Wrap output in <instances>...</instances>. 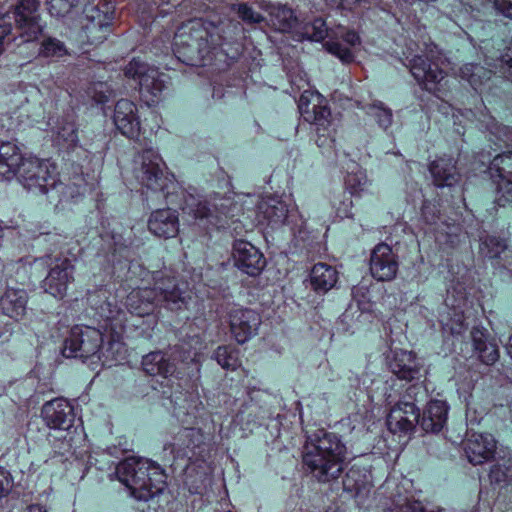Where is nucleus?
Segmentation results:
<instances>
[{
    "mask_svg": "<svg viewBox=\"0 0 512 512\" xmlns=\"http://www.w3.org/2000/svg\"><path fill=\"white\" fill-rule=\"evenodd\" d=\"M480 253L489 259H500L503 267L512 272V250L504 240L495 236H486L480 239Z\"/></svg>",
    "mask_w": 512,
    "mask_h": 512,
    "instance_id": "obj_30",
    "label": "nucleus"
},
{
    "mask_svg": "<svg viewBox=\"0 0 512 512\" xmlns=\"http://www.w3.org/2000/svg\"><path fill=\"white\" fill-rule=\"evenodd\" d=\"M220 28L212 23L191 21L175 34L174 47L179 59L193 63L203 60L210 51L221 44Z\"/></svg>",
    "mask_w": 512,
    "mask_h": 512,
    "instance_id": "obj_6",
    "label": "nucleus"
},
{
    "mask_svg": "<svg viewBox=\"0 0 512 512\" xmlns=\"http://www.w3.org/2000/svg\"><path fill=\"white\" fill-rule=\"evenodd\" d=\"M21 284H22V285H24V284H25V280H24V279H22V280H21Z\"/></svg>",
    "mask_w": 512,
    "mask_h": 512,
    "instance_id": "obj_64",
    "label": "nucleus"
},
{
    "mask_svg": "<svg viewBox=\"0 0 512 512\" xmlns=\"http://www.w3.org/2000/svg\"><path fill=\"white\" fill-rule=\"evenodd\" d=\"M38 54L50 61H59L69 55V50L64 42L49 36L42 40Z\"/></svg>",
    "mask_w": 512,
    "mask_h": 512,
    "instance_id": "obj_34",
    "label": "nucleus"
},
{
    "mask_svg": "<svg viewBox=\"0 0 512 512\" xmlns=\"http://www.w3.org/2000/svg\"><path fill=\"white\" fill-rule=\"evenodd\" d=\"M359 1L360 0H326L329 5L341 8H351Z\"/></svg>",
    "mask_w": 512,
    "mask_h": 512,
    "instance_id": "obj_53",
    "label": "nucleus"
},
{
    "mask_svg": "<svg viewBox=\"0 0 512 512\" xmlns=\"http://www.w3.org/2000/svg\"><path fill=\"white\" fill-rule=\"evenodd\" d=\"M464 451L471 464L480 465L494 457L496 441L491 434L473 433L466 439Z\"/></svg>",
    "mask_w": 512,
    "mask_h": 512,
    "instance_id": "obj_19",
    "label": "nucleus"
},
{
    "mask_svg": "<svg viewBox=\"0 0 512 512\" xmlns=\"http://www.w3.org/2000/svg\"><path fill=\"white\" fill-rule=\"evenodd\" d=\"M496 10L512 20V0H494Z\"/></svg>",
    "mask_w": 512,
    "mask_h": 512,
    "instance_id": "obj_51",
    "label": "nucleus"
},
{
    "mask_svg": "<svg viewBox=\"0 0 512 512\" xmlns=\"http://www.w3.org/2000/svg\"><path fill=\"white\" fill-rule=\"evenodd\" d=\"M92 317L98 322V327L89 325H75L70 329L69 335L64 341L62 354L66 358H82L97 356L100 354L106 332L102 328L103 318L96 314V308L91 305Z\"/></svg>",
    "mask_w": 512,
    "mask_h": 512,
    "instance_id": "obj_9",
    "label": "nucleus"
},
{
    "mask_svg": "<svg viewBox=\"0 0 512 512\" xmlns=\"http://www.w3.org/2000/svg\"><path fill=\"white\" fill-rule=\"evenodd\" d=\"M152 277L153 288L137 287L132 292L133 304L137 298L144 307L137 313L130 311V326L134 327L137 336L147 338L152 336L151 331L155 324L154 316L151 315L153 303H164L170 310H180L186 305V296L174 277L162 271L153 273Z\"/></svg>",
    "mask_w": 512,
    "mask_h": 512,
    "instance_id": "obj_2",
    "label": "nucleus"
},
{
    "mask_svg": "<svg viewBox=\"0 0 512 512\" xmlns=\"http://www.w3.org/2000/svg\"><path fill=\"white\" fill-rule=\"evenodd\" d=\"M239 351L230 346H220L214 352V359L224 369L236 370L240 366Z\"/></svg>",
    "mask_w": 512,
    "mask_h": 512,
    "instance_id": "obj_36",
    "label": "nucleus"
},
{
    "mask_svg": "<svg viewBox=\"0 0 512 512\" xmlns=\"http://www.w3.org/2000/svg\"><path fill=\"white\" fill-rule=\"evenodd\" d=\"M429 170L438 187L452 186L459 179L456 163L451 157H442L433 161Z\"/></svg>",
    "mask_w": 512,
    "mask_h": 512,
    "instance_id": "obj_31",
    "label": "nucleus"
},
{
    "mask_svg": "<svg viewBox=\"0 0 512 512\" xmlns=\"http://www.w3.org/2000/svg\"><path fill=\"white\" fill-rule=\"evenodd\" d=\"M15 40L16 36L13 34L12 23L7 22L6 19H3L0 23V55L4 50V45Z\"/></svg>",
    "mask_w": 512,
    "mask_h": 512,
    "instance_id": "obj_45",
    "label": "nucleus"
},
{
    "mask_svg": "<svg viewBox=\"0 0 512 512\" xmlns=\"http://www.w3.org/2000/svg\"><path fill=\"white\" fill-rule=\"evenodd\" d=\"M235 266L249 276H257L266 265L263 254L251 243L236 240L233 245Z\"/></svg>",
    "mask_w": 512,
    "mask_h": 512,
    "instance_id": "obj_17",
    "label": "nucleus"
},
{
    "mask_svg": "<svg viewBox=\"0 0 512 512\" xmlns=\"http://www.w3.org/2000/svg\"><path fill=\"white\" fill-rule=\"evenodd\" d=\"M138 162L140 168L135 169L136 177L148 189L161 191L167 198L171 194L170 188L174 190L177 187L175 181L163 173L161 159L153 149H144L135 159V163Z\"/></svg>",
    "mask_w": 512,
    "mask_h": 512,
    "instance_id": "obj_13",
    "label": "nucleus"
},
{
    "mask_svg": "<svg viewBox=\"0 0 512 512\" xmlns=\"http://www.w3.org/2000/svg\"><path fill=\"white\" fill-rule=\"evenodd\" d=\"M142 366L144 371L152 376L160 375L167 378L175 373L174 363L167 360L160 351L145 355L142 359Z\"/></svg>",
    "mask_w": 512,
    "mask_h": 512,
    "instance_id": "obj_33",
    "label": "nucleus"
},
{
    "mask_svg": "<svg viewBox=\"0 0 512 512\" xmlns=\"http://www.w3.org/2000/svg\"><path fill=\"white\" fill-rule=\"evenodd\" d=\"M344 487L350 491H359L365 484V475H360L359 469L352 467L346 474Z\"/></svg>",
    "mask_w": 512,
    "mask_h": 512,
    "instance_id": "obj_41",
    "label": "nucleus"
},
{
    "mask_svg": "<svg viewBox=\"0 0 512 512\" xmlns=\"http://www.w3.org/2000/svg\"><path fill=\"white\" fill-rule=\"evenodd\" d=\"M84 13L87 18H90L92 22H94L97 18L100 19L101 13L105 14L106 11H101L98 8V4L94 5V0H91V2L85 5ZM97 24L100 26L101 29L104 28L105 30H107L109 27L108 24H103L101 20H98Z\"/></svg>",
    "mask_w": 512,
    "mask_h": 512,
    "instance_id": "obj_47",
    "label": "nucleus"
},
{
    "mask_svg": "<svg viewBox=\"0 0 512 512\" xmlns=\"http://www.w3.org/2000/svg\"><path fill=\"white\" fill-rule=\"evenodd\" d=\"M19 268H22L24 271H26V262L25 263L21 262V265L19 266Z\"/></svg>",
    "mask_w": 512,
    "mask_h": 512,
    "instance_id": "obj_61",
    "label": "nucleus"
},
{
    "mask_svg": "<svg viewBox=\"0 0 512 512\" xmlns=\"http://www.w3.org/2000/svg\"><path fill=\"white\" fill-rule=\"evenodd\" d=\"M113 122L124 136H128V100H119L114 109Z\"/></svg>",
    "mask_w": 512,
    "mask_h": 512,
    "instance_id": "obj_38",
    "label": "nucleus"
},
{
    "mask_svg": "<svg viewBox=\"0 0 512 512\" xmlns=\"http://www.w3.org/2000/svg\"><path fill=\"white\" fill-rule=\"evenodd\" d=\"M259 216L263 221L272 227L281 226L285 223L289 209L286 203L276 197L262 199L258 206Z\"/></svg>",
    "mask_w": 512,
    "mask_h": 512,
    "instance_id": "obj_29",
    "label": "nucleus"
},
{
    "mask_svg": "<svg viewBox=\"0 0 512 512\" xmlns=\"http://www.w3.org/2000/svg\"><path fill=\"white\" fill-rule=\"evenodd\" d=\"M229 200L213 199V201L200 200L192 195L185 199L183 210L193 215L196 219L217 218L219 214H225Z\"/></svg>",
    "mask_w": 512,
    "mask_h": 512,
    "instance_id": "obj_23",
    "label": "nucleus"
},
{
    "mask_svg": "<svg viewBox=\"0 0 512 512\" xmlns=\"http://www.w3.org/2000/svg\"><path fill=\"white\" fill-rule=\"evenodd\" d=\"M367 113L374 117L378 125L384 129L391 126L393 121L392 110L386 107L382 102L377 101L372 103L367 108Z\"/></svg>",
    "mask_w": 512,
    "mask_h": 512,
    "instance_id": "obj_37",
    "label": "nucleus"
},
{
    "mask_svg": "<svg viewBox=\"0 0 512 512\" xmlns=\"http://www.w3.org/2000/svg\"><path fill=\"white\" fill-rule=\"evenodd\" d=\"M196 433H197V431L194 429H188V428L183 429L178 434V439H179V441H181V443H175L174 445L177 446V448L179 450H181L182 447L190 448L192 445V443L190 442V438H192Z\"/></svg>",
    "mask_w": 512,
    "mask_h": 512,
    "instance_id": "obj_49",
    "label": "nucleus"
},
{
    "mask_svg": "<svg viewBox=\"0 0 512 512\" xmlns=\"http://www.w3.org/2000/svg\"><path fill=\"white\" fill-rule=\"evenodd\" d=\"M338 281L336 269L326 263H317L310 272L312 288L318 293H325L332 289Z\"/></svg>",
    "mask_w": 512,
    "mask_h": 512,
    "instance_id": "obj_32",
    "label": "nucleus"
},
{
    "mask_svg": "<svg viewBox=\"0 0 512 512\" xmlns=\"http://www.w3.org/2000/svg\"><path fill=\"white\" fill-rule=\"evenodd\" d=\"M367 182L368 180L366 175L361 172L349 174L345 181L347 188L351 191L352 194L363 191L367 185Z\"/></svg>",
    "mask_w": 512,
    "mask_h": 512,
    "instance_id": "obj_42",
    "label": "nucleus"
},
{
    "mask_svg": "<svg viewBox=\"0 0 512 512\" xmlns=\"http://www.w3.org/2000/svg\"><path fill=\"white\" fill-rule=\"evenodd\" d=\"M129 123H130V138L133 136L135 129L137 130L138 135H139L140 134V122H139L137 117H134L132 115V111L131 110H130V120H129Z\"/></svg>",
    "mask_w": 512,
    "mask_h": 512,
    "instance_id": "obj_54",
    "label": "nucleus"
},
{
    "mask_svg": "<svg viewBox=\"0 0 512 512\" xmlns=\"http://www.w3.org/2000/svg\"><path fill=\"white\" fill-rule=\"evenodd\" d=\"M507 353L512 358V335L510 336L509 342H508V345H507Z\"/></svg>",
    "mask_w": 512,
    "mask_h": 512,
    "instance_id": "obj_58",
    "label": "nucleus"
},
{
    "mask_svg": "<svg viewBox=\"0 0 512 512\" xmlns=\"http://www.w3.org/2000/svg\"><path fill=\"white\" fill-rule=\"evenodd\" d=\"M360 290H361V288H356V287H354V288L352 289V296H353V298H354V299H356L357 294H358V292H359Z\"/></svg>",
    "mask_w": 512,
    "mask_h": 512,
    "instance_id": "obj_59",
    "label": "nucleus"
},
{
    "mask_svg": "<svg viewBox=\"0 0 512 512\" xmlns=\"http://www.w3.org/2000/svg\"><path fill=\"white\" fill-rule=\"evenodd\" d=\"M489 477L492 482L500 483L506 480V473L499 466H494L490 470Z\"/></svg>",
    "mask_w": 512,
    "mask_h": 512,
    "instance_id": "obj_52",
    "label": "nucleus"
},
{
    "mask_svg": "<svg viewBox=\"0 0 512 512\" xmlns=\"http://www.w3.org/2000/svg\"><path fill=\"white\" fill-rule=\"evenodd\" d=\"M109 477L110 480H118L125 488H128V458L122 459Z\"/></svg>",
    "mask_w": 512,
    "mask_h": 512,
    "instance_id": "obj_44",
    "label": "nucleus"
},
{
    "mask_svg": "<svg viewBox=\"0 0 512 512\" xmlns=\"http://www.w3.org/2000/svg\"><path fill=\"white\" fill-rule=\"evenodd\" d=\"M500 61L502 64L506 65L508 70L512 73V56L506 54L505 56L501 57Z\"/></svg>",
    "mask_w": 512,
    "mask_h": 512,
    "instance_id": "obj_56",
    "label": "nucleus"
},
{
    "mask_svg": "<svg viewBox=\"0 0 512 512\" xmlns=\"http://www.w3.org/2000/svg\"><path fill=\"white\" fill-rule=\"evenodd\" d=\"M38 244L45 243L49 246L50 253L35 258L29 262L31 268H45L47 275L42 281L43 290L55 298L63 299L68 291L70 284L74 282L75 267L72 260L62 254L57 253L64 243V237L56 233H41L37 236Z\"/></svg>",
    "mask_w": 512,
    "mask_h": 512,
    "instance_id": "obj_5",
    "label": "nucleus"
},
{
    "mask_svg": "<svg viewBox=\"0 0 512 512\" xmlns=\"http://www.w3.org/2000/svg\"><path fill=\"white\" fill-rule=\"evenodd\" d=\"M41 415L49 428L63 431L72 427L75 418L73 406L62 397L46 402Z\"/></svg>",
    "mask_w": 512,
    "mask_h": 512,
    "instance_id": "obj_18",
    "label": "nucleus"
},
{
    "mask_svg": "<svg viewBox=\"0 0 512 512\" xmlns=\"http://www.w3.org/2000/svg\"><path fill=\"white\" fill-rule=\"evenodd\" d=\"M263 9L268 13L273 27L281 32H289L297 25V17L293 9L287 4L280 2L267 3Z\"/></svg>",
    "mask_w": 512,
    "mask_h": 512,
    "instance_id": "obj_28",
    "label": "nucleus"
},
{
    "mask_svg": "<svg viewBox=\"0 0 512 512\" xmlns=\"http://www.w3.org/2000/svg\"><path fill=\"white\" fill-rule=\"evenodd\" d=\"M148 229L158 238H174L179 232L178 214L170 208L157 209L148 219Z\"/></svg>",
    "mask_w": 512,
    "mask_h": 512,
    "instance_id": "obj_22",
    "label": "nucleus"
},
{
    "mask_svg": "<svg viewBox=\"0 0 512 512\" xmlns=\"http://www.w3.org/2000/svg\"><path fill=\"white\" fill-rule=\"evenodd\" d=\"M491 74L490 69L472 63L465 64L460 68L461 78L467 80L475 90L489 80Z\"/></svg>",
    "mask_w": 512,
    "mask_h": 512,
    "instance_id": "obj_35",
    "label": "nucleus"
},
{
    "mask_svg": "<svg viewBox=\"0 0 512 512\" xmlns=\"http://www.w3.org/2000/svg\"><path fill=\"white\" fill-rule=\"evenodd\" d=\"M298 107L306 121L319 126H325L329 123L331 112L326 101L319 93L305 91L300 96Z\"/></svg>",
    "mask_w": 512,
    "mask_h": 512,
    "instance_id": "obj_20",
    "label": "nucleus"
},
{
    "mask_svg": "<svg viewBox=\"0 0 512 512\" xmlns=\"http://www.w3.org/2000/svg\"><path fill=\"white\" fill-rule=\"evenodd\" d=\"M70 4L67 0H50L48 2V11L51 16L62 17L70 10Z\"/></svg>",
    "mask_w": 512,
    "mask_h": 512,
    "instance_id": "obj_46",
    "label": "nucleus"
},
{
    "mask_svg": "<svg viewBox=\"0 0 512 512\" xmlns=\"http://www.w3.org/2000/svg\"><path fill=\"white\" fill-rule=\"evenodd\" d=\"M422 217L428 224H436L439 216L436 214L435 205L425 203L422 207Z\"/></svg>",
    "mask_w": 512,
    "mask_h": 512,
    "instance_id": "obj_50",
    "label": "nucleus"
},
{
    "mask_svg": "<svg viewBox=\"0 0 512 512\" xmlns=\"http://www.w3.org/2000/svg\"><path fill=\"white\" fill-rule=\"evenodd\" d=\"M167 87V76L148 64L133 59L130 61V89L134 99L152 107L162 99V93Z\"/></svg>",
    "mask_w": 512,
    "mask_h": 512,
    "instance_id": "obj_10",
    "label": "nucleus"
},
{
    "mask_svg": "<svg viewBox=\"0 0 512 512\" xmlns=\"http://www.w3.org/2000/svg\"><path fill=\"white\" fill-rule=\"evenodd\" d=\"M57 140L67 144L68 147L75 146L78 142L77 128L74 123L67 122L58 127Z\"/></svg>",
    "mask_w": 512,
    "mask_h": 512,
    "instance_id": "obj_40",
    "label": "nucleus"
},
{
    "mask_svg": "<svg viewBox=\"0 0 512 512\" xmlns=\"http://www.w3.org/2000/svg\"><path fill=\"white\" fill-rule=\"evenodd\" d=\"M303 35L308 40L316 42L329 37L324 45L326 50L344 63L354 60V48L360 45V37L355 31L343 26L329 29L322 18H315L312 22L307 23L303 27Z\"/></svg>",
    "mask_w": 512,
    "mask_h": 512,
    "instance_id": "obj_7",
    "label": "nucleus"
},
{
    "mask_svg": "<svg viewBox=\"0 0 512 512\" xmlns=\"http://www.w3.org/2000/svg\"><path fill=\"white\" fill-rule=\"evenodd\" d=\"M12 487V479L10 473L0 467V499L7 495Z\"/></svg>",
    "mask_w": 512,
    "mask_h": 512,
    "instance_id": "obj_48",
    "label": "nucleus"
},
{
    "mask_svg": "<svg viewBox=\"0 0 512 512\" xmlns=\"http://www.w3.org/2000/svg\"><path fill=\"white\" fill-rule=\"evenodd\" d=\"M471 337L474 351L482 363L492 365L499 359L498 345L486 329L474 327Z\"/></svg>",
    "mask_w": 512,
    "mask_h": 512,
    "instance_id": "obj_25",
    "label": "nucleus"
},
{
    "mask_svg": "<svg viewBox=\"0 0 512 512\" xmlns=\"http://www.w3.org/2000/svg\"><path fill=\"white\" fill-rule=\"evenodd\" d=\"M39 3L37 0H19L10 15H5L3 19L11 23L14 19L13 34L21 38L22 42H31L42 34L43 25L40 23V15L38 13Z\"/></svg>",
    "mask_w": 512,
    "mask_h": 512,
    "instance_id": "obj_14",
    "label": "nucleus"
},
{
    "mask_svg": "<svg viewBox=\"0 0 512 512\" xmlns=\"http://www.w3.org/2000/svg\"><path fill=\"white\" fill-rule=\"evenodd\" d=\"M28 295L24 288L8 287L0 298L2 314L14 320L21 319L26 311Z\"/></svg>",
    "mask_w": 512,
    "mask_h": 512,
    "instance_id": "obj_26",
    "label": "nucleus"
},
{
    "mask_svg": "<svg viewBox=\"0 0 512 512\" xmlns=\"http://www.w3.org/2000/svg\"><path fill=\"white\" fill-rule=\"evenodd\" d=\"M343 205L345 206V210L342 212L340 209L338 210V215L341 217V218H348L352 215L351 213V206H352V202L351 201H348L347 203L346 202H343Z\"/></svg>",
    "mask_w": 512,
    "mask_h": 512,
    "instance_id": "obj_55",
    "label": "nucleus"
},
{
    "mask_svg": "<svg viewBox=\"0 0 512 512\" xmlns=\"http://www.w3.org/2000/svg\"><path fill=\"white\" fill-rule=\"evenodd\" d=\"M13 178H17L25 189L36 194H48L63 186L58 179L56 167L48 160L25 158L17 145L3 142L0 144V179Z\"/></svg>",
    "mask_w": 512,
    "mask_h": 512,
    "instance_id": "obj_1",
    "label": "nucleus"
},
{
    "mask_svg": "<svg viewBox=\"0 0 512 512\" xmlns=\"http://www.w3.org/2000/svg\"><path fill=\"white\" fill-rule=\"evenodd\" d=\"M87 301L96 308V314L103 318L102 328L107 333L106 346L102 345L98 359L104 367L124 365L128 362V347L125 340L127 313L115 305L103 290L90 293Z\"/></svg>",
    "mask_w": 512,
    "mask_h": 512,
    "instance_id": "obj_3",
    "label": "nucleus"
},
{
    "mask_svg": "<svg viewBox=\"0 0 512 512\" xmlns=\"http://www.w3.org/2000/svg\"><path fill=\"white\" fill-rule=\"evenodd\" d=\"M449 406L444 400L434 399L427 404L422 417H419L420 427L427 433H438L445 426Z\"/></svg>",
    "mask_w": 512,
    "mask_h": 512,
    "instance_id": "obj_24",
    "label": "nucleus"
},
{
    "mask_svg": "<svg viewBox=\"0 0 512 512\" xmlns=\"http://www.w3.org/2000/svg\"><path fill=\"white\" fill-rule=\"evenodd\" d=\"M399 262L391 246L386 243L377 244L370 254L369 270L377 281H391L398 272Z\"/></svg>",
    "mask_w": 512,
    "mask_h": 512,
    "instance_id": "obj_15",
    "label": "nucleus"
},
{
    "mask_svg": "<svg viewBox=\"0 0 512 512\" xmlns=\"http://www.w3.org/2000/svg\"><path fill=\"white\" fill-rule=\"evenodd\" d=\"M449 64L433 45L428 47L425 55H416L410 60V71L419 85L429 92L436 93L447 74Z\"/></svg>",
    "mask_w": 512,
    "mask_h": 512,
    "instance_id": "obj_11",
    "label": "nucleus"
},
{
    "mask_svg": "<svg viewBox=\"0 0 512 512\" xmlns=\"http://www.w3.org/2000/svg\"><path fill=\"white\" fill-rule=\"evenodd\" d=\"M419 394H425L423 387L418 384L411 385L404 398L391 408L387 417V426L392 433L407 434L414 430L416 424H419V409L415 404Z\"/></svg>",
    "mask_w": 512,
    "mask_h": 512,
    "instance_id": "obj_12",
    "label": "nucleus"
},
{
    "mask_svg": "<svg viewBox=\"0 0 512 512\" xmlns=\"http://www.w3.org/2000/svg\"><path fill=\"white\" fill-rule=\"evenodd\" d=\"M123 74H124V76H128V68L127 67L123 68Z\"/></svg>",
    "mask_w": 512,
    "mask_h": 512,
    "instance_id": "obj_60",
    "label": "nucleus"
},
{
    "mask_svg": "<svg viewBox=\"0 0 512 512\" xmlns=\"http://www.w3.org/2000/svg\"><path fill=\"white\" fill-rule=\"evenodd\" d=\"M451 330H452V333H459L460 332V330H454L453 328H451Z\"/></svg>",
    "mask_w": 512,
    "mask_h": 512,
    "instance_id": "obj_63",
    "label": "nucleus"
},
{
    "mask_svg": "<svg viewBox=\"0 0 512 512\" xmlns=\"http://www.w3.org/2000/svg\"><path fill=\"white\" fill-rule=\"evenodd\" d=\"M27 512H47V510L41 505L32 504L28 507Z\"/></svg>",
    "mask_w": 512,
    "mask_h": 512,
    "instance_id": "obj_57",
    "label": "nucleus"
},
{
    "mask_svg": "<svg viewBox=\"0 0 512 512\" xmlns=\"http://www.w3.org/2000/svg\"><path fill=\"white\" fill-rule=\"evenodd\" d=\"M232 9L246 23L258 24L264 20V17L260 13L256 12L250 5L246 3L235 4L233 5Z\"/></svg>",
    "mask_w": 512,
    "mask_h": 512,
    "instance_id": "obj_39",
    "label": "nucleus"
},
{
    "mask_svg": "<svg viewBox=\"0 0 512 512\" xmlns=\"http://www.w3.org/2000/svg\"><path fill=\"white\" fill-rule=\"evenodd\" d=\"M230 331L240 344L256 335L261 323L260 315L249 308L233 307L228 312Z\"/></svg>",
    "mask_w": 512,
    "mask_h": 512,
    "instance_id": "obj_16",
    "label": "nucleus"
},
{
    "mask_svg": "<svg viewBox=\"0 0 512 512\" xmlns=\"http://www.w3.org/2000/svg\"><path fill=\"white\" fill-rule=\"evenodd\" d=\"M489 172L497 184L498 192L512 202V152L499 154L490 163Z\"/></svg>",
    "mask_w": 512,
    "mask_h": 512,
    "instance_id": "obj_21",
    "label": "nucleus"
},
{
    "mask_svg": "<svg viewBox=\"0 0 512 512\" xmlns=\"http://www.w3.org/2000/svg\"><path fill=\"white\" fill-rule=\"evenodd\" d=\"M165 471L156 462L130 456V495L148 501L163 493L167 486Z\"/></svg>",
    "mask_w": 512,
    "mask_h": 512,
    "instance_id": "obj_8",
    "label": "nucleus"
},
{
    "mask_svg": "<svg viewBox=\"0 0 512 512\" xmlns=\"http://www.w3.org/2000/svg\"><path fill=\"white\" fill-rule=\"evenodd\" d=\"M303 465L319 482L335 480L342 474L347 448L334 433L319 431L307 438L303 448Z\"/></svg>",
    "mask_w": 512,
    "mask_h": 512,
    "instance_id": "obj_4",
    "label": "nucleus"
},
{
    "mask_svg": "<svg viewBox=\"0 0 512 512\" xmlns=\"http://www.w3.org/2000/svg\"><path fill=\"white\" fill-rule=\"evenodd\" d=\"M88 93L91 94L96 104H105L109 100L107 83L98 82L93 84V86L89 88Z\"/></svg>",
    "mask_w": 512,
    "mask_h": 512,
    "instance_id": "obj_43",
    "label": "nucleus"
},
{
    "mask_svg": "<svg viewBox=\"0 0 512 512\" xmlns=\"http://www.w3.org/2000/svg\"><path fill=\"white\" fill-rule=\"evenodd\" d=\"M142 273H144V274H145V276H149V274H150L148 271H142V270H141V274H142Z\"/></svg>",
    "mask_w": 512,
    "mask_h": 512,
    "instance_id": "obj_62",
    "label": "nucleus"
},
{
    "mask_svg": "<svg viewBox=\"0 0 512 512\" xmlns=\"http://www.w3.org/2000/svg\"><path fill=\"white\" fill-rule=\"evenodd\" d=\"M390 368L399 379L412 381L420 378V365L413 352H395Z\"/></svg>",
    "mask_w": 512,
    "mask_h": 512,
    "instance_id": "obj_27",
    "label": "nucleus"
}]
</instances>
